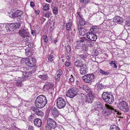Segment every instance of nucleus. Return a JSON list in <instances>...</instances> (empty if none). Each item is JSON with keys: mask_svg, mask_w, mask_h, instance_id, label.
Here are the masks:
<instances>
[{"mask_svg": "<svg viewBox=\"0 0 130 130\" xmlns=\"http://www.w3.org/2000/svg\"><path fill=\"white\" fill-rule=\"evenodd\" d=\"M46 97L44 95H40L37 97L35 102V105L37 108H41L44 107L47 103Z\"/></svg>", "mask_w": 130, "mask_h": 130, "instance_id": "nucleus-1", "label": "nucleus"}, {"mask_svg": "<svg viewBox=\"0 0 130 130\" xmlns=\"http://www.w3.org/2000/svg\"><path fill=\"white\" fill-rule=\"evenodd\" d=\"M102 98L105 102L109 104L112 103L114 100L113 95L107 92L103 93L102 95Z\"/></svg>", "mask_w": 130, "mask_h": 130, "instance_id": "nucleus-2", "label": "nucleus"}, {"mask_svg": "<svg viewBox=\"0 0 130 130\" xmlns=\"http://www.w3.org/2000/svg\"><path fill=\"white\" fill-rule=\"evenodd\" d=\"M47 124L46 128V130L54 129L57 126L56 122L51 118H48L47 119Z\"/></svg>", "mask_w": 130, "mask_h": 130, "instance_id": "nucleus-3", "label": "nucleus"}, {"mask_svg": "<svg viewBox=\"0 0 130 130\" xmlns=\"http://www.w3.org/2000/svg\"><path fill=\"white\" fill-rule=\"evenodd\" d=\"M94 75L93 74H90L84 75L82 77L83 80L85 83H90L94 81Z\"/></svg>", "mask_w": 130, "mask_h": 130, "instance_id": "nucleus-4", "label": "nucleus"}, {"mask_svg": "<svg viewBox=\"0 0 130 130\" xmlns=\"http://www.w3.org/2000/svg\"><path fill=\"white\" fill-rule=\"evenodd\" d=\"M24 59V61L28 67H31L35 66L36 61L34 58H26Z\"/></svg>", "mask_w": 130, "mask_h": 130, "instance_id": "nucleus-5", "label": "nucleus"}, {"mask_svg": "<svg viewBox=\"0 0 130 130\" xmlns=\"http://www.w3.org/2000/svg\"><path fill=\"white\" fill-rule=\"evenodd\" d=\"M57 107L59 109L64 107L66 105V101L61 97H59L56 100Z\"/></svg>", "mask_w": 130, "mask_h": 130, "instance_id": "nucleus-6", "label": "nucleus"}, {"mask_svg": "<svg viewBox=\"0 0 130 130\" xmlns=\"http://www.w3.org/2000/svg\"><path fill=\"white\" fill-rule=\"evenodd\" d=\"M119 105L120 109L123 111L127 112L129 110V106L126 102L123 101L120 102Z\"/></svg>", "mask_w": 130, "mask_h": 130, "instance_id": "nucleus-7", "label": "nucleus"}, {"mask_svg": "<svg viewBox=\"0 0 130 130\" xmlns=\"http://www.w3.org/2000/svg\"><path fill=\"white\" fill-rule=\"evenodd\" d=\"M34 106H32L30 107V110L39 117H43L44 115V113L42 110Z\"/></svg>", "mask_w": 130, "mask_h": 130, "instance_id": "nucleus-8", "label": "nucleus"}, {"mask_svg": "<svg viewBox=\"0 0 130 130\" xmlns=\"http://www.w3.org/2000/svg\"><path fill=\"white\" fill-rule=\"evenodd\" d=\"M78 90L76 89L71 88L68 91L67 96L70 98H73L78 93Z\"/></svg>", "mask_w": 130, "mask_h": 130, "instance_id": "nucleus-9", "label": "nucleus"}, {"mask_svg": "<svg viewBox=\"0 0 130 130\" xmlns=\"http://www.w3.org/2000/svg\"><path fill=\"white\" fill-rule=\"evenodd\" d=\"M19 35L23 38L29 37L30 34L27 30L23 29L19 30Z\"/></svg>", "mask_w": 130, "mask_h": 130, "instance_id": "nucleus-10", "label": "nucleus"}, {"mask_svg": "<svg viewBox=\"0 0 130 130\" xmlns=\"http://www.w3.org/2000/svg\"><path fill=\"white\" fill-rule=\"evenodd\" d=\"M105 106L108 109L107 110L106 114L107 115L109 116L111 114L112 112H117V110L115 109L112 106L107 104H105Z\"/></svg>", "mask_w": 130, "mask_h": 130, "instance_id": "nucleus-11", "label": "nucleus"}, {"mask_svg": "<svg viewBox=\"0 0 130 130\" xmlns=\"http://www.w3.org/2000/svg\"><path fill=\"white\" fill-rule=\"evenodd\" d=\"M103 105L100 102H96L94 104V109L96 111L100 112L103 108Z\"/></svg>", "mask_w": 130, "mask_h": 130, "instance_id": "nucleus-12", "label": "nucleus"}, {"mask_svg": "<svg viewBox=\"0 0 130 130\" xmlns=\"http://www.w3.org/2000/svg\"><path fill=\"white\" fill-rule=\"evenodd\" d=\"M87 38L90 41H95L97 38V36L95 34L89 31L87 32Z\"/></svg>", "mask_w": 130, "mask_h": 130, "instance_id": "nucleus-13", "label": "nucleus"}, {"mask_svg": "<svg viewBox=\"0 0 130 130\" xmlns=\"http://www.w3.org/2000/svg\"><path fill=\"white\" fill-rule=\"evenodd\" d=\"M75 31V30H74V31ZM66 36L67 39L69 41H70L71 37L72 40L73 41L74 40H75V32H71L70 35L69 31L66 32Z\"/></svg>", "mask_w": 130, "mask_h": 130, "instance_id": "nucleus-14", "label": "nucleus"}, {"mask_svg": "<svg viewBox=\"0 0 130 130\" xmlns=\"http://www.w3.org/2000/svg\"><path fill=\"white\" fill-rule=\"evenodd\" d=\"M22 13V12L21 11L18 10L14 12L13 11L11 12L9 15L10 17L13 18L21 16Z\"/></svg>", "mask_w": 130, "mask_h": 130, "instance_id": "nucleus-15", "label": "nucleus"}, {"mask_svg": "<svg viewBox=\"0 0 130 130\" xmlns=\"http://www.w3.org/2000/svg\"><path fill=\"white\" fill-rule=\"evenodd\" d=\"M20 26V25L19 23L12 24L8 27V30L9 31H13L17 28H19Z\"/></svg>", "mask_w": 130, "mask_h": 130, "instance_id": "nucleus-16", "label": "nucleus"}, {"mask_svg": "<svg viewBox=\"0 0 130 130\" xmlns=\"http://www.w3.org/2000/svg\"><path fill=\"white\" fill-rule=\"evenodd\" d=\"M88 96H86L85 99L86 102L91 103L94 100V97L92 94H88Z\"/></svg>", "mask_w": 130, "mask_h": 130, "instance_id": "nucleus-17", "label": "nucleus"}, {"mask_svg": "<svg viewBox=\"0 0 130 130\" xmlns=\"http://www.w3.org/2000/svg\"><path fill=\"white\" fill-rule=\"evenodd\" d=\"M51 112L52 115L55 118H56L58 117L60 114L59 111L55 107L52 109Z\"/></svg>", "mask_w": 130, "mask_h": 130, "instance_id": "nucleus-18", "label": "nucleus"}, {"mask_svg": "<svg viewBox=\"0 0 130 130\" xmlns=\"http://www.w3.org/2000/svg\"><path fill=\"white\" fill-rule=\"evenodd\" d=\"M34 123L37 127H39L41 126L42 125V121L39 118H36L34 120Z\"/></svg>", "mask_w": 130, "mask_h": 130, "instance_id": "nucleus-19", "label": "nucleus"}, {"mask_svg": "<svg viewBox=\"0 0 130 130\" xmlns=\"http://www.w3.org/2000/svg\"><path fill=\"white\" fill-rule=\"evenodd\" d=\"M79 70L80 73L82 75L86 74L88 71L87 69L84 65L83 64L80 68Z\"/></svg>", "mask_w": 130, "mask_h": 130, "instance_id": "nucleus-20", "label": "nucleus"}, {"mask_svg": "<svg viewBox=\"0 0 130 130\" xmlns=\"http://www.w3.org/2000/svg\"><path fill=\"white\" fill-rule=\"evenodd\" d=\"M78 30L79 34L82 36H84L86 34H87V30L83 28L80 27Z\"/></svg>", "mask_w": 130, "mask_h": 130, "instance_id": "nucleus-21", "label": "nucleus"}, {"mask_svg": "<svg viewBox=\"0 0 130 130\" xmlns=\"http://www.w3.org/2000/svg\"><path fill=\"white\" fill-rule=\"evenodd\" d=\"M26 55L28 57H30L32 55L34 52L33 49H25Z\"/></svg>", "mask_w": 130, "mask_h": 130, "instance_id": "nucleus-22", "label": "nucleus"}, {"mask_svg": "<svg viewBox=\"0 0 130 130\" xmlns=\"http://www.w3.org/2000/svg\"><path fill=\"white\" fill-rule=\"evenodd\" d=\"M53 86L54 85L51 83L47 82H46L44 87L47 89H49L52 88Z\"/></svg>", "mask_w": 130, "mask_h": 130, "instance_id": "nucleus-23", "label": "nucleus"}, {"mask_svg": "<svg viewBox=\"0 0 130 130\" xmlns=\"http://www.w3.org/2000/svg\"><path fill=\"white\" fill-rule=\"evenodd\" d=\"M81 63V62L79 60H77L74 63V65L76 66L74 70L75 71H76L77 70H76V67L77 68H80L83 65Z\"/></svg>", "mask_w": 130, "mask_h": 130, "instance_id": "nucleus-24", "label": "nucleus"}, {"mask_svg": "<svg viewBox=\"0 0 130 130\" xmlns=\"http://www.w3.org/2000/svg\"><path fill=\"white\" fill-rule=\"evenodd\" d=\"M83 89L88 93V95L92 94V92L91 89L88 87L86 86H84L83 87Z\"/></svg>", "mask_w": 130, "mask_h": 130, "instance_id": "nucleus-25", "label": "nucleus"}, {"mask_svg": "<svg viewBox=\"0 0 130 130\" xmlns=\"http://www.w3.org/2000/svg\"><path fill=\"white\" fill-rule=\"evenodd\" d=\"M123 20L119 16H117L115 19V22L119 24H121L123 23Z\"/></svg>", "mask_w": 130, "mask_h": 130, "instance_id": "nucleus-26", "label": "nucleus"}, {"mask_svg": "<svg viewBox=\"0 0 130 130\" xmlns=\"http://www.w3.org/2000/svg\"><path fill=\"white\" fill-rule=\"evenodd\" d=\"M65 26L66 29L68 31H69L71 29L72 23L71 22L68 23L66 24Z\"/></svg>", "mask_w": 130, "mask_h": 130, "instance_id": "nucleus-27", "label": "nucleus"}, {"mask_svg": "<svg viewBox=\"0 0 130 130\" xmlns=\"http://www.w3.org/2000/svg\"><path fill=\"white\" fill-rule=\"evenodd\" d=\"M38 77L45 80H47L48 78V76L46 74L39 75L38 76Z\"/></svg>", "mask_w": 130, "mask_h": 130, "instance_id": "nucleus-28", "label": "nucleus"}, {"mask_svg": "<svg viewBox=\"0 0 130 130\" xmlns=\"http://www.w3.org/2000/svg\"><path fill=\"white\" fill-rule=\"evenodd\" d=\"M109 130H120V129L118 126L114 125L110 126Z\"/></svg>", "mask_w": 130, "mask_h": 130, "instance_id": "nucleus-29", "label": "nucleus"}, {"mask_svg": "<svg viewBox=\"0 0 130 130\" xmlns=\"http://www.w3.org/2000/svg\"><path fill=\"white\" fill-rule=\"evenodd\" d=\"M50 14H51L52 13L50 11L48 12H43L42 15L43 17L46 18H49L50 16Z\"/></svg>", "mask_w": 130, "mask_h": 130, "instance_id": "nucleus-30", "label": "nucleus"}, {"mask_svg": "<svg viewBox=\"0 0 130 130\" xmlns=\"http://www.w3.org/2000/svg\"><path fill=\"white\" fill-rule=\"evenodd\" d=\"M48 56V62L50 63L52 62L53 60V56L52 55L50 54Z\"/></svg>", "mask_w": 130, "mask_h": 130, "instance_id": "nucleus-31", "label": "nucleus"}, {"mask_svg": "<svg viewBox=\"0 0 130 130\" xmlns=\"http://www.w3.org/2000/svg\"><path fill=\"white\" fill-rule=\"evenodd\" d=\"M79 22L80 25L82 26L84 25L86 23V22L83 20V19L79 20Z\"/></svg>", "mask_w": 130, "mask_h": 130, "instance_id": "nucleus-32", "label": "nucleus"}, {"mask_svg": "<svg viewBox=\"0 0 130 130\" xmlns=\"http://www.w3.org/2000/svg\"><path fill=\"white\" fill-rule=\"evenodd\" d=\"M109 64H110L111 66H112L113 65V67L114 68H117V66L116 65V64L115 63V62L114 61H113L112 60L111 61V62L110 63H109Z\"/></svg>", "mask_w": 130, "mask_h": 130, "instance_id": "nucleus-33", "label": "nucleus"}, {"mask_svg": "<svg viewBox=\"0 0 130 130\" xmlns=\"http://www.w3.org/2000/svg\"><path fill=\"white\" fill-rule=\"evenodd\" d=\"M42 38L44 42H47L48 41V38L46 35H44L42 37Z\"/></svg>", "mask_w": 130, "mask_h": 130, "instance_id": "nucleus-34", "label": "nucleus"}, {"mask_svg": "<svg viewBox=\"0 0 130 130\" xmlns=\"http://www.w3.org/2000/svg\"><path fill=\"white\" fill-rule=\"evenodd\" d=\"M49 9V6L48 4H46L43 6V9L44 11H47Z\"/></svg>", "mask_w": 130, "mask_h": 130, "instance_id": "nucleus-35", "label": "nucleus"}, {"mask_svg": "<svg viewBox=\"0 0 130 130\" xmlns=\"http://www.w3.org/2000/svg\"><path fill=\"white\" fill-rule=\"evenodd\" d=\"M130 26V21L128 20H126V21L125 24L124 26V27H127Z\"/></svg>", "mask_w": 130, "mask_h": 130, "instance_id": "nucleus-36", "label": "nucleus"}, {"mask_svg": "<svg viewBox=\"0 0 130 130\" xmlns=\"http://www.w3.org/2000/svg\"><path fill=\"white\" fill-rule=\"evenodd\" d=\"M99 72L102 74L106 75L108 74V73L107 72H105L104 71L101 69L99 70Z\"/></svg>", "mask_w": 130, "mask_h": 130, "instance_id": "nucleus-37", "label": "nucleus"}, {"mask_svg": "<svg viewBox=\"0 0 130 130\" xmlns=\"http://www.w3.org/2000/svg\"><path fill=\"white\" fill-rule=\"evenodd\" d=\"M54 14H57L58 13V9L57 7H55L53 10Z\"/></svg>", "mask_w": 130, "mask_h": 130, "instance_id": "nucleus-38", "label": "nucleus"}, {"mask_svg": "<svg viewBox=\"0 0 130 130\" xmlns=\"http://www.w3.org/2000/svg\"><path fill=\"white\" fill-rule=\"evenodd\" d=\"M79 95L80 96V98L82 99H84L86 97V96L85 95L82 93H80L79 94Z\"/></svg>", "mask_w": 130, "mask_h": 130, "instance_id": "nucleus-39", "label": "nucleus"}, {"mask_svg": "<svg viewBox=\"0 0 130 130\" xmlns=\"http://www.w3.org/2000/svg\"><path fill=\"white\" fill-rule=\"evenodd\" d=\"M70 77V78L69 79V80L70 83H73L74 81V78L72 75H71Z\"/></svg>", "mask_w": 130, "mask_h": 130, "instance_id": "nucleus-40", "label": "nucleus"}, {"mask_svg": "<svg viewBox=\"0 0 130 130\" xmlns=\"http://www.w3.org/2000/svg\"><path fill=\"white\" fill-rule=\"evenodd\" d=\"M77 16L78 17V18L79 20L83 19L82 18V15L81 14L80 12H77Z\"/></svg>", "mask_w": 130, "mask_h": 130, "instance_id": "nucleus-41", "label": "nucleus"}, {"mask_svg": "<svg viewBox=\"0 0 130 130\" xmlns=\"http://www.w3.org/2000/svg\"><path fill=\"white\" fill-rule=\"evenodd\" d=\"M80 2L82 3H88L90 2V0H80Z\"/></svg>", "mask_w": 130, "mask_h": 130, "instance_id": "nucleus-42", "label": "nucleus"}, {"mask_svg": "<svg viewBox=\"0 0 130 130\" xmlns=\"http://www.w3.org/2000/svg\"><path fill=\"white\" fill-rule=\"evenodd\" d=\"M22 82H17L16 84L18 86L21 87L22 85Z\"/></svg>", "mask_w": 130, "mask_h": 130, "instance_id": "nucleus-43", "label": "nucleus"}, {"mask_svg": "<svg viewBox=\"0 0 130 130\" xmlns=\"http://www.w3.org/2000/svg\"><path fill=\"white\" fill-rule=\"evenodd\" d=\"M98 89H101L103 88V87L102 86V85L101 84L99 83L98 84Z\"/></svg>", "mask_w": 130, "mask_h": 130, "instance_id": "nucleus-44", "label": "nucleus"}, {"mask_svg": "<svg viewBox=\"0 0 130 130\" xmlns=\"http://www.w3.org/2000/svg\"><path fill=\"white\" fill-rule=\"evenodd\" d=\"M24 78L21 77H19L17 79V82H22L24 80Z\"/></svg>", "mask_w": 130, "mask_h": 130, "instance_id": "nucleus-45", "label": "nucleus"}, {"mask_svg": "<svg viewBox=\"0 0 130 130\" xmlns=\"http://www.w3.org/2000/svg\"><path fill=\"white\" fill-rule=\"evenodd\" d=\"M86 55H81L80 56V57L84 60H85L86 58Z\"/></svg>", "mask_w": 130, "mask_h": 130, "instance_id": "nucleus-46", "label": "nucleus"}, {"mask_svg": "<svg viewBox=\"0 0 130 130\" xmlns=\"http://www.w3.org/2000/svg\"><path fill=\"white\" fill-rule=\"evenodd\" d=\"M83 40H84V42H88L89 43L90 41V40L89 39H88L84 37H83Z\"/></svg>", "mask_w": 130, "mask_h": 130, "instance_id": "nucleus-47", "label": "nucleus"}, {"mask_svg": "<svg viewBox=\"0 0 130 130\" xmlns=\"http://www.w3.org/2000/svg\"><path fill=\"white\" fill-rule=\"evenodd\" d=\"M93 53L96 56L98 55V51L95 50H94L93 51Z\"/></svg>", "mask_w": 130, "mask_h": 130, "instance_id": "nucleus-48", "label": "nucleus"}, {"mask_svg": "<svg viewBox=\"0 0 130 130\" xmlns=\"http://www.w3.org/2000/svg\"><path fill=\"white\" fill-rule=\"evenodd\" d=\"M70 63L69 62L66 61L65 62V65L66 67H68L70 65Z\"/></svg>", "mask_w": 130, "mask_h": 130, "instance_id": "nucleus-49", "label": "nucleus"}, {"mask_svg": "<svg viewBox=\"0 0 130 130\" xmlns=\"http://www.w3.org/2000/svg\"><path fill=\"white\" fill-rule=\"evenodd\" d=\"M58 74H60V75H61L62 74V72L61 70L59 69L57 71Z\"/></svg>", "mask_w": 130, "mask_h": 130, "instance_id": "nucleus-50", "label": "nucleus"}, {"mask_svg": "<svg viewBox=\"0 0 130 130\" xmlns=\"http://www.w3.org/2000/svg\"><path fill=\"white\" fill-rule=\"evenodd\" d=\"M30 6L32 7H33L35 6V4L33 2L31 1L30 2Z\"/></svg>", "mask_w": 130, "mask_h": 130, "instance_id": "nucleus-51", "label": "nucleus"}, {"mask_svg": "<svg viewBox=\"0 0 130 130\" xmlns=\"http://www.w3.org/2000/svg\"><path fill=\"white\" fill-rule=\"evenodd\" d=\"M28 74L29 73L28 72L25 73V75H24V76L26 78L28 77L29 76V75H28Z\"/></svg>", "mask_w": 130, "mask_h": 130, "instance_id": "nucleus-52", "label": "nucleus"}, {"mask_svg": "<svg viewBox=\"0 0 130 130\" xmlns=\"http://www.w3.org/2000/svg\"><path fill=\"white\" fill-rule=\"evenodd\" d=\"M59 40V39L58 38H56L54 40V43H56Z\"/></svg>", "mask_w": 130, "mask_h": 130, "instance_id": "nucleus-53", "label": "nucleus"}, {"mask_svg": "<svg viewBox=\"0 0 130 130\" xmlns=\"http://www.w3.org/2000/svg\"><path fill=\"white\" fill-rule=\"evenodd\" d=\"M95 28H91L90 29V30L91 31V32H93L95 30Z\"/></svg>", "mask_w": 130, "mask_h": 130, "instance_id": "nucleus-54", "label": "nucleus"}, {"mask_svg": "<svg viewBox=\"0 0 130 130\" xmlns=\"http://www.w3.org/2000/svg\"><path fill=\"white\" fill-rule=\"evenodd\" d=\"M28 130H34L33 127L31 126H30L29 127Z\"/></svg>", "mask_w": 130, "mask_h": 130, "instance_id": "nucleus-55", "label": "nucleus"}, {"mask_svg": "<svg viewBox=\"0 0 130 130\" xmlns=\"http://www.w3.org/2000/svg\"><path fill=\"white\" fill-rule=\"evenodd\" d=\"M31 33V34H32L33 36H34V35H35V32L34 30H32Z\"/></svg>", "mask_w": 130, "mask_h": 130, "instance_id": "nucleus-56", "label": "nucleus"}, {"mask_svg": "<svg viewBox=\"0 0 130 130\" xmlns=\"http://www.w3.org/2000/svg\"><path fill=\"white\" fill-rule=\"evenodd\" d=\"M80 41L81 42H84V40H83V37L81 38V40H80Z\"/></svg>", "mask_w": 130, "mask_h": 130, "instance_id": "nucleus-57", "label": "nucleus"}, {"mask_svg": "<svg viewBox=\"0 0 130 130\" xmlns=\"http://www.w3.org/2000/svg\"><path fill=\"white\" fill-rule=\"evenodd\" d=\"M33 115H31L30 116H29L28 117H29V119H32L33 117Z\"/></svg>", "mask_w": 130, "mask_h": 130, "instance_id": "nucleus-58", "label": "nucleus"}, {"mask_svg": "<svg viewBox=\"0 0 130 130\" xmlns=\"http://www.w3.org/2000/svg\"><path fill=\"white\" fill-rule=\"evenodd\" d=\"M71 49H66L65 51L68 53H70L71 51Z\"/></svg>", "mask_w": 130, "mask_h": 130, "instance_id": "nucleus-59", "label": "nucleus"}, {"mask_svg": "<svg viewBox=\"0 0 130 130\" xmlns=\"http://www.w3.org/2000/svg\"><path fill=\"white\" fill-rule=\"evenodd\" d=\"M66 49H71V47L70 45H68L67 46H66Z\"/></svg>", "mask_w": 130, "mask_h": 130, "instance_id": "nucleus-60", "label": "nucleus"}, {"mask_svg": "<svg viewBox=\"0 0 130 130\" xmlns=\"http://www.w3.org/2000/svg\"><path fill=\"white\" fill-rule=\"evenodd\" d=\"M70 57H69L68 55L66 57V59H67V61H69L70 60Z\"/></svg>", "mask_w": 130, "mask_h": 130, "instance_id": "nucleus-61", "label": "nucleus"}, {"mask_svg": "<svg viewBox=\"0 0 130 130\" xmlns=\"http://www.w3.org/2000/svg\"><path fill=\"white\" fill-rule=\"evenodd\" d=\"M60 78H58L56 76L55 77V79L57 81H58L60 79Z\"/></svg>", "mask_w": 130, "mask_h": 130, "instance_id": "nucleus-62", "label": "nucleus"}, {"mask_svg": "<svg viewBox=\"0 0 130 130\" xmlns=\"http://www.w3.org/2000/svg\"><path fill=\"white\" fill-rule=\"evenodd\" d=\"M46 1L48 3H50L52 1V0H46Z\"/></svg>", "mask_w": 130, "mask_h": 130, "instance_id": "nucleus-63", "label": "nucleus"}, {"mask_svg": "<svg viewBox=\"0 0 130 130\" xmlns=\"http://www.w3.org/2000/svg\"><path fill=\"white\" fill-rule=\"evenodd\" d=\"M117 114H118V115H121V113L120 112H119V111H118L117 110Z\"/></svg>", "mask_w": 130, "mask_h": 130, "instance_id": "nucleus-64", "label": "nucleus"}]
</instances>
